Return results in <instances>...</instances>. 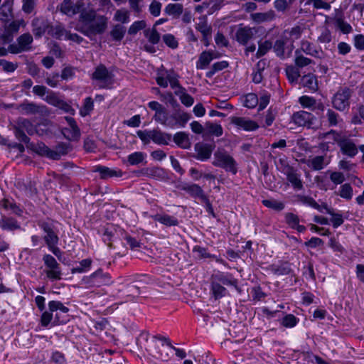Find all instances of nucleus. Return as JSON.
Masks as SVG:
<instances>
[{"label":"nucleus","mask_w":364,"mask_h":364,"mask_svg":"<svg viewBox=\"0 0 364 364\" xmlns=\"http://www.w3.org/2000/svg\"><path fill=\"white\" fill-rule=\"evenodd\" d=\"M86 280V283L92 287H101L111 283L109 274L103 272L102 269L93 272Z\"/></svg>","instance_id":"obj_16"},{"label":"nucleus","mask_w":364,"mask_h":364,"mask_svg":"<svg viewBox=\"0 0 364 364\" xmlns=\"http://www.w3.org/2000/svg\"><path fill=\"white\" fill-rule=\"evenodd\" d=\"M213 164L215 166L220 167L235 175L237 172V164L234 158L226 151H218L214 154V161Z\"/></svg>","instance_id":"obj_4"},{"label":"nucleus","mask_w":364,"mask_h":364,"mask_svg":"<svg viewBox=\"0 0 364 364\" xmlns=\"http://www.w3.org/2000/svg\"><path fill=\"white\" fill-rule=\"evenodd\" d=\"M146 154L141 151H135L128 156L127 161L132 166L142 163L146 159Z\"/></svg>","instance_id":"obj_54"},{"label":"nucleus","mask_w":364,"mask_h":364,"mask_svg":"<svg viewBox=\"0 0 364 364\" xmlns=\"http://www.w3.org/2000/svg\"><path fill=\"white\" fill-rule=\"evenodd\" d=\"M262 203L264 206L276 211H281L285 207V205L283 202L278 201L274 199H264L262 200Z\"/></svg>","instance_id":"obj_53"},{"label":"nucleus","mask_w":364,"mask_h":364,"mask_svg":"<svg viewBox=\"0 0 364 364\" xmlns=\"http://www.w3.org/2000/svg\"><path fill=\"white\" fill-rule=\"evenodd\" d=\"M20 109L23 114H41L43 115L46 113V107L39 105L33 102H24L20 105Z\"/></svg>","instance_id":"obj_23"},{"label":"nucleus","mask_w":364,"mask_h":364,"mask_svg":"<svg viewBox=\"0 0 364 364\" xmlns=\"http://www.w3.org/2000/svg\"><path fill=\"white\" fill-rule=\"evenodd\" d=\"M301 50L306 54L313 57H318L319 51L316 48L313 43L308 41L301 42Z\"/></svg>","instance_id":"obj_49"},{"label":"nucleus","mask_w":364,"mask_h":364,"mask_svg":"<svg viewBox=\"0 0 364 364\" xmlns=\"http://www.w3.org/2000/svg\"><path fill=\"white\" fill-rule=\"evenodd\" d=\"M171 140V136L160 130H152V141L159 145H167Z\"/></svg>","instance_id":"obj_39"},{"label":"nucleus","mask_w":364,"mask_h":364,"mask_svg":"<svg viewBox=\"0 0 364 364\" xmlns=\"http://www.w3.org/2000/svg\"><path fill=\"white\" fill-rule=\"evenodd\" d=\"M95 172H98L102 179H107L113 177H122L123 172L119 168H110L104 166H97L94 169Z\"/></svg>","instance_id":"obj_26"},{"label":"nucleus","mask_w":364,"mask_h":364,"mask_svg":"<svg viewBox=\"0 0 364 364\" xmlns=\"http://www.w3.org/2000/svg\"><path fill=\"white\" fill-rule=\"evenodd\" d=\"M277 169L286 176L288 183L296 191L304 189V182L299 171L289 165L286 159H279Z\"/></svg>","instance_id":"obj_2"},{"label":"nucleus","mask_w":364,"mask_h":364,"mask_svg":"<svg viewBox=\"0 0 364 364\" xmlns=\"http://www.w3.org/2000/svg\"><path fill=\"white\" fill-rule=\"evenodd\" d=\"M126 33V28L121 25H114L110 31V36L115 41H120L124 38Z\"/></svg>","instance_id":"obj_48"},{"label":"nucleus","mask_w":364,"mask_h":364,"mask_svg":"<svg viewBox=\"0 0 364 364\" xmlns=\"http://www.w3.org/2000/svg\"><path fill=\"white\" fill-rule=\"evenodd\" d=\"M180 188L193 198H198L202 200L206 199L203 190L196 183H184L180 186Z\"/></svg>","instance_id":"obj_25"},{"label":"nucleus","mask_w":364,"mask_h":364,"mask_svg":"<svg viewBox=\"0 0 364 364\" xmlns=\"http://www.w3.org/2000/svg\"><path fill=\"white\" fill-rule=\"evenodd\" d=\"M276 55L281 58L289 57L293 49V44L286 47V42L284 39H277L272 46Z\"/></svg>","instance_id":"obj_24"},{"label":"nucleus","mask_w":364,"mask_h":364,"mask_svg":"<svg viewBox=\"0 0 364 364\" xmlns=\"http://www.w3.org/2000/svg\"><path fill=\"white\" fill-rule=\"evenodd\" d=\"M26 133L31 136L35 134H38L39 135L43 134V133H40L37 129L36 126H35L29 119L19 118L14 126V134L20 142L28 144L31 139Z\"/></svg>","instance_id":"obj_3"},{"label":"nucleus","mask_w":364,"mask_h":364,"mask_svg":"<svg viewBox=\"0 0 364 364\" xmlns=\"http://www.w3.org/2000/svg\"><path fill=\"white\" fill-rule=\"evenodd\" d=\"M176 127H184L191 119V115L187 112H175Z\"/></svg>","instance_id":"obj_64"},{"label":"nucleus","mask_w":364,"mask_h":364,"mask_svg":"<svg viewBox=\"0 0 364 364\" xmlns=\"http://www.w3.org/2000/svg\"><path fill=\"white\" fill-rule=\"evenodd\" d=\"M299 102L304 108H307L311 111H321L323 112L325 107L321 102H317L316 100L308 95H303L299 98Z\"/></svg>","instance_id":"obj_22"},{"label":"nucleus","mask_w":364,"mask_h":364,"mask_svg":"<svg viewBox=\"0 0 364 364\" xmlns=\"http://www.w3.org/2000/svg\"><path fill=\"white\" fill-rule=\"evenodd\" d=\"M164 11L167 15L178 18L182 14L183 6L181 4L179 3L168 4L165 7Z\"/></svg>","instance_id":"obj_44"},{"label":"nucleus","mask_w":364,"mask_h":364,"mask_svg":"<svg viewBox=\"0 0 364 364\" xmlns=\"http://www.w3.org/2000/svg\"><path fill=\"white\" fill-rule=\"evenodd\" d=\"M127 281H129L130 283H136L137 285L144 287L145 285L149 284L151 282V278L148 274H134L130 276Z\"/></svg>","instance_id":"obj_45"},{"label":"nucleus","mask_w":364,"mask_h":364,"mask_svg":"<svg viewBox=\"0 0 364 364\" xmlns=\"http://www.w3.org/2000/svg\"><path fill=\"white\" fill-rule=\"evenodd\" d=\"M295 198L296 202L311 207L320 212L322 211L321 206L311 196L297 194L295 196Z\"/></svg>","instance_id":"obj_33"},{"label":"nucleus","mask_w":364,"mask_h":364,"mask_svg":"<svg viewBox=\"0 0 364 364\" xmlns=\"http://www.w3.org/2000/svg\"><path fill=\"white\" fill-rule=\"evenodd\" d=\"M33 41V36L29 33L19 36L16 43L9 44L10 53L18 54L30 50Z\"/></svg>","instance_id":"obj_9"},{"label":"nucleus","mask_w":364,"mask_h":364,"mask_svg":"<svg viewBox=\"0 0 364 364\" xmlns=\"http://www.w3.org/2000/svg\"><path fill=\"white\" fill-rule=\"evenodd\" d=\"M113 77L114 75L112 73L109 71L103 64H100L97 66L91 76V78L93 80L99 81L104 84L101 86L102 88H105L108 85L112 84L113 82Z\"/></svg>","instance_id":"obj_13"},{"label":"nucleus","mask_w":364,"mask_h":364,"mask_svg":"<svg viewBox=\"0 0 364 364\" xmlns=\"http://www.w3.org/2000/svg\"><path fill=\"white\" fill-rule=\"evenodd\" d=\"M214 58L215 57L213 55V51H203L200 54L198 60L196 62V68L198 70H203L206 68Z\"/></svg>","instance_id":"obj_31"},{"label":"nucleus","mask_w":364,"mask_h":364,"mask_svg":"<svg viewBox=\"0 0 364 364\" xmlns=\"http://www.w3.org/2000/svg\"><path fill=\"white\" fill-rule=\"evenodd\" d=\"M38 225L44 232L43 240L47 246L59 242L58 230L53 223L39 221Z\"/></svg>","instance_id":"obj_10"},{"label":"nucleus","mask_w":364,"mask_h":364,"mask_svg":"<svg viewBox=\"0 0 364 364\" xmlns=\"http://www.w3.org/2000/svg\"><path fill=\"white\" fill-rule=\"evenodd\" d=\"M196 29L200 32L202 36L211 35L212 28L205 18L199 19V22L196 25Z\"/></svg>","instance_id":"obj_57"},{"label":"nucleus","mask_w":364,"mask_h":364,"mask_svg":"<svg viewBox=\"0 0 364 364\" xmlns=\"http://www.w3.org/2000/svg\"><path fill=\"white\" fill-rule=\"evenodd\" d=\"M230 123L233 124L237 129L246 132H252L257 130L259 126L254 120L245 117H231L230 118Z\"/></svg>","instance_id":"obj_15"},{"label":"nucleus","mask_w":364,"mask_h":364,"mask_svg":"<svg viewBox=\"0 0 364 364\" xmlns=\"http://www.w3.org/2000/svg\"><path fill=\"white\" fill-rule=\"evenodd\" d=\"M338 146L342 154L349 158H354L359 150V146L356 145L355 141L346 136H343L341 141H339Z\"/></svg>","instance_id":"obj_17"},{"label":"nucleus","mask_w":364,"mask_h":364,"mask_svg":"<svg viewBox=\"0 0 364 364\" xmlns=\"http://www.w3.org/2000/svg\"><path fill=\"white\" fill-rule=\"evenodd\" d=\"M259 102V98L255 93H248L245 96L243 105L247 108H255Z\"/></svg>","instance_id":"obj_60"},{"label":"nucleus","mask_w":364,"mask_h":364,"mask_svg":"<svg viewBox=\"0 0 364 364\" xmlns=\"http://www.w3.org/2000/svg\"><path fill=\"white\" fill-rule=\"evenodd\" d=\"M151 218L154 221L159 222L167 227L177 226L179 224L176 217L165 213H157L154 215H151Z\"/></svg>","instance_id":"obj_27"},{"label":"nucleus","mask_w":364,"mask_h":364,"mask_svg":"<svg viewBox=\"0 0 364 364\" xmlns=\"http://www.w3.org/2000/svg\"><path fill=\"white\" fill-rule=\"evenodd\" d=\"M312 60L304 57L301 54V50L297 49L295 51V66L298 68L306 67L312 63Z\"/></svg>","instance_id":"obj_51"},{"label":"nucleus","mask_w":364,"mask_h":364,"mask_svg":"<svg viewBox=\"0 0 364 364\" xmlns=\"http://www.w3.org/2000/svg\"><path fill=\"white\" fill-rule=\"evenodd\" d=\"M267 270L277 276L288 275L292 272L290 263L282 260L269 264Z\"/></svg>","instance_id":"obj_20"},{"label":"nucleus","mask_w":364,"mask_h":364,"mask_svg":"<svg viewBox=\"0 0 364 364\" xmlns=\"http://www.w3.org/2000/svg\"><path fill=\"white\" fill-rule=\"evenodd\" d=\"M292 122L299 127L313 128L316 120V117L311 112L304 110L294 112L291 116Z\"/></svg>","instance_id":"obj_14"},{"label":"nucleus","mask_w":364,"mask_h":364,"mask_svg":"<svg viewBox=\"0 0 364 364\" xmlns=\"http://www.w3.org/2000/svg\"><path fill=\"white\" fill-rule=\"evenodd\" d=\"M275 18L274 11L269 10L267 12L253 13L250 14V18L257 23L271 21Z\"/></svg>","instance_id":"obj_32"},{"label":"nucleus","mask_w":364,"mask_h":364,"mask_svg":"<svg viewBox=\"0 0 364 364\" xmlns=\"http://www.w3.org/2000/svg\"><path fill=\"white\" fill-rule=\"evenodd\" d=\"M285 71L288 80L291 82L297 81L300 77V72L296 66H287Z\"/></svg>","instance_id":"obj_58"},{"label":"nucleus","mask_w":364,"mask_h":364,"mask_svg":"<svg viewBox=\"0 0 364 364\" xmlns=\"http://www.w3.org/2000/svg\"><path fill=\"white\" fill-rule=\"evenodd\" d=\"M84 4L80 1L75 3L71 0H63L60 5V11L68 16H73L78 13H81Z\"/></svg>","instance_id":"obj_18"},{"label":"nucleus","mask_w":364,"mask_h":364,"mask_svg":"<svg viewBox=\"0 0 364 364\" xmlns=\"http://www.w3.org/2000/svg\"><path fill=\"white\" fill-rule=\"evenodd\" d=\"M301 82L304 87L308 88L311 92H316L318 88L317 77L313 74L304 75Z\"/></svg>","instance_id":"obj_35"},{"label":"nucleus","mask_w":364,"mask_h":364,"mask_svg":"<svg viewBox=\"0 0 364 364\" xmlns=\"http://www.w3.org/2000/svg\"><path fill=\"white\" fill-rule=\"evenodd\" d=\"M266 65V63L264 60H259L257 65L256 68L252 73V82L259 84L262 81L263 75H262V70L264 68V66Z\"/></svg>","instance_id":"obj_46"},{"label":"nucleus","mask_w":364,"mask_h":364,"mask_svg":"<svg viewBox=\"0 0 364 364\" xmlns=\"http://www.w3.org/2000/svg\"><path fill=\"white\" fill-rule=\"evenodd\" d=\"M257 33V30L255 27L244 26L241 23L235 31V39L239 44L246 46Z\"/></svg>","instance_id":"obj_12"},{"label":"nucleus","mask_w":364,"mask_h":364,"mask_svg":"<svg viewBox=\"0 0 364 364\" xmlns=\"http://www.w3.org/2000/svg\"><path fill=\"white\" fill-rule=\"evenodd\" d=\"M107 26V18L97 15L95 11L91 9L80 13L75 30L92 39L94 36L103 33Z\"/></svg>","instance_id":"obj_1"},{"label":"nucleus","mask_w":364,"mask_h":364,"mask_svg":"<svg viewBox=\"0 0 364 364\" xmlns=\"http://www.w3.org/2000/svg\"><path fill=\"white\" fill-rule=\"evenodd\" d=\"M174 73L173 69L167 70L164 65H161L156 72V82L157 85L163 88L167 87Z\"/></svg>","instance_id":"obj_21"},{"label":"nucleus","mask_w":364,"mask_h":364,"mask_svg":"<svg viewBox=\"0 0 364 364\" xmlns=\"http://www.w3.org/2000/svg\"><path fill=\"white\" fill-rule=\"evenodd\" d=\"M210 280L228 287H232L238 290V279L232 274L228 272L215 271L211 275Z\"/></svg>","instance_id":"obj_11"},{"label":"nucleus","mask_w":364,"mask_h":364,"mask_svg":"<svg viewBox=\"0 0 364 364\" xmlns=\"http://www.w3.org/2000/svg\"><path fill=\"white\" fill-rule=\"evenodd\" d=\"M326 213L328 215H331V218L329 220V222L334 228H338L343 223L344 220H343L342 214L338 213H334L332 209H329L327 208H326Z\"/></svg>","instance_id":"obj_52"},{"label":"nucleus","mask_w":364,"mask_h":364,"mask_svg":"<svg viewBox=\"0 0 364 364\" xmlns=\"http://www.w3.org/2000/svg\"><path fill=\"white\" fill-rule=\"evenodd\" d=\"M324 118L330 127L340 126L343 122L341 116L332 109H327Z\"/></svg>","instance_id":"obj_34"},{"label":"nucleus","mask_w":364,"mask_h":364,"mask_svg":"<svg viewBox=\"0 0 364 364\" xmlns=\"http://www.w3.org/2000/svg\"><path fill=\"white\" fill-rule=\"evenodd\" d=\"M335 25L343 33L348 34L352 32V26L346 21H344L343 18L340 16L335 19Z\"/></svg>","instance_id":"obj_55"},{"label":"nucleus","mask_w":364,"mask_h":364,"mask_svg":"<svg viewBox=\"0 0 364 364\" xmlns=\"http://www.w3.org/2000/svg\"><path fill=\"white\" fill-rule=\"evenodd\" d=\"M175 94L179 97L181 103L186 107H191L194 103L193 97L186 92V90L182 92L175 91Z\"/></svg>","instance_id":"obj_59"},{"label":"nucleus","mask_w":364,"mask_h":364,"mask_svg":"<svg viewBox=\"0 0 364 364\" xmlns=\"http://www.w3.org/2000/svg\"><path fill=\"white\" fill-rule=\"evenodd\" d=\"M43 261L46 267L45 270L46 277L51 281L60 280L62 278V270L60 264L55 257L49 254H46L43 257Z\"/></svg>","instance_id":"obj_6"},{"label":"nucleus","mask_w":364,"mask_h":364,"mask_svg":"<svg viewBox=\"0 0 364 364\" xmlns=\"http://www.w3.org/2000/svg\"><path fill=\"white\" fill-rule=\"evenodd\" d=\"M23 24V20L13 21L9 23L4 24L0 28V43H10L13 41L14 35L18 32L20 26Z\"/></svg>","instance_id":"obj_7"},{"label":"nucleus","mask_w":364,"mask_h":364,"mask_svg":"<svg viewBox=\"0 0 364 364\" xmlns=\"http://www.w3.org/2000/svg\"><path fill=\"white\" fill-rule=\"evenodd\" d=\"M174 142L182 149H188L191 147V141L188 135L185 132H178L173 136Z\"/></svg>","instance_id":"obj_42"},{"label":"nucleus","mask_w":364,"mask_h":364,"mask_svg":"<svg viewBox=\"0 0 364 364\" xmlns=\"http://www.w3.org/2000/svg\"><path fill=\"white\" fill-rule=\"evenodd\" d=\"M14 1L4 0L0 6V20L6 21L12 16Z\"/></svg>","instance_id":"obj_38"},{"label":"nucleus","mask_w":364,"mask_h":364,"mask_svg":"<svg viewBox=\"0 0 364 364\" xmlns=\"http://www.w3.org/2000/svg\"><path fill=\"white\" fill-rule=\"evenodd\" d=\"M31 150L41 156H44L51 159L55 158L51 155L52 149L46 146L43 142H38L31 145Z\"/></svg>","instance_id":"obj_30"},{"label":"nucleus","mask_w":364,"mask_h":364,"mask_svg":"<svg viewBox=\"0 0 364 364\" xmlns=\"http://www.w3.org/2000/svg\"><path fill=\"white\" fill-rule=\"evenodd\" d=\"M144 36L152 44H157L160 41V35L155 28L144 31Z\"/></svg>","instance_id":"obj_63"},{"label":"nucleus","mask_w":364,"mask_h":364,"mask_svg":"<svg viewBox=\"0 0 364 364\" xmlns=\"http://www.w3.org/2000/svg\"><path fill=\"white\" fill-rule=\"evenodd\" d=\"M69 127H65L62 129V134L68 140H77L80 136V129L74 118L71 117H65Z\"/></svg>","instance_id":"obj_19"},{"label":"nucleus","mask_w":364,"mask_h":364,"mask_svg":"<svg viewBox=\"0 0 364 364\" xmlns=\"http://www.w3.org/2000/svg\"><path fill=\"white\" fill-rule=\"evenodd\" d=\"M94 108V102L90 97H87L84 100L83 105L80 109V114L82 117L89 115Z\"/></svg>","instance_id":"obj_56"},{"label":"nucleus","mask_w":364,"mask_h":364,"mask_svg":"<svg viewBox=\"0 0 364 364\" xmlns=\"http://www.w3.org/2000/svg\"><path fill=\"white\" fill-rule=\"evenodd\" d=\"M0 228L6 231H15L21 229V225L13 217L1 216L0 219Z\"/></svg>","instance_id":"obj_28"},{"label":"nucleus","mask_w":364,"mask_h":364,"mask_svg":"<svg viewBox=\"0 0 364 364\" xmlns=\"http://www.w3.org/2000/svg\"><path fill=\"white\" fill-rule=\"evenodd\" d=\"M1 205L4 209L9 210L11 213L18 216H21L23 213L21 207L18 205L14 200L4 198L1 201Z\"/></svg>","instance_id":"obj_36"},{"label":"nucleus","mask_w":364,"mask_h":364,"mask_svg":"<svg viewBox=\"0 0 364 364\" xmlns=\"http://www.w3.org/2000/svg\"><path fill=\"white\" fill-rule=\"evenodd\" d=\"M92 263V261L90 258L84 259L80 262L78 266L71 269V272L73 274L86 272L90 269Z\"/></svg>","instance_id":"obj_50"},{"label":"nucleus","mask_w":364,"mask_h":364,"mask_svg":"<svg viewBox=\"0 0 364 364\" xmlns=\"http://www.w3.org/2000/svg\"><path fill=\"white\" fill-rule=\"evenodd\" d=\"M353 111L351 123L355 125L362 124L364 122V105H358L356 108H353Z\"/></svg>","instance_id":"obj_43"},{"label":"nucleus","mask_w":364,"mask_h":364,"mask_svg":"<svg viewBox=\"0 0 364 364\" xmlns=\"http://www.w3.org/2000/svg\"><path fill=\"white\" fill-rule=\"evenodd\" d=\"M114 20L122 23H127L130 21L129 13L125 9H118L114 14Z\"/></svg>","instance_id":"obj_62"},{"label":"nucleus","mask_w":364,"mask_h":364,"mask_svg":"<svg viewBox=\"0 0 364 364\" xmlns=\"http://www.w3.org/2000/svg\"><path fill=\"white\" fill-rule=\"evenodd\" d=\"M326 164V159L323 156H316L308 159L306 161V165L315 171L323 169Z\"/></svg>","instance_id":"obj_40"},{"label":"nucleus","mask_w":364,"mask_h":364,"mask_svg":"<svg viewBox=\"0 0 364 364\" xmlns=\"http://www.w3.org/2000/svg\"><path fill=\"white\" fill-rule=\"evenodd\" d=\"M342 138L341 133L333 129L320 133L318 139L321 140V142L319 144V148L323 151H330L336 144L339 146V141H341Z\"/></svg>","instance_id":"obj_8"},{"label":"nucleus","mask_w":364,"mask_h":364,"mask_svg":"<svg viewBox=\"0 0 364 364\" xmlns=\"http://www.w3.org/2000/svg\"><path fill=\"white\" fill-rule=\"evenodd\" d=\"M299 322V318L294 314H285L280 320L279 323L282 326L287 328H291L295 327Z\"/></svg>","instance_id":"obj_41"},{"label":"nucleus","mask_w":364,"mask_h":364,"mask_svg":"<svg viewBox=\"0 0 364 364\" xmlns=\"http://www.w3.org/2000/svg\"><path fill=\"white\" fill-rule=\"evenodd\" d=\"M69 151V146L65 143L58 144L55 149H52L51 155L55 158H51L53 160H58L62 156L66 155Z\"/></svg>","instance_id":"obj_47"},{"label":"nucleus","mask_w":364,"mask_h":364,"mask_svg":"<svg viewBox=\"0 0 364 364\" xmlns=\"http://www.w3.org/2000/svg\"><path fill=\"white\" fill-rule=\"evenodd\" d=\"M210 291L215 300L220 299L228 294L227 289L223 285L210 280Z\"/></svg>","instance_id":"obj_37"},{"label":"nucleus","mask_w":364,"mask_h":364,"mask_svg":"<svg viewBox=\"0 0 364 364\" xmlns=\"http://www.w3.org/2000/svg\"><path fill=\"white\" fill-rule=\"evenodd\" d=\"M196 155L195 158L198 160L205 161L211 156L212 150L210 147L205 144L197 143L194 147Z\"/></svg>","instance_id":"obj_29"},{"label":"nucleus","mask_w":364,"mask_h":364,"mask_svg":"<svg viewBox=\"0 0 364 364\" xmlns=\"http://www.w3.org/2000/svg\"><path fill=\"white\" fill-rule=\"evenodd\" d=\"M193 252L197 254L199 259L215 258V255L209 253L206 247L200 245H195L193 248Z\"/></svg>","instance_id":"obj_61"},{"label":"nucleus","mask_w":364,"mask_h":364,"mask_svg":"<svg viewBox=\"0 0 364 364\" xmlns=\"http://www.w3.org/2000/svg\"><path fill=\"white\" fill-rule=\"evenodd\" d=\"M353 90L348 87H341L332 97V105L336 109L343 112L350 107V99Z\"/></svg>","instance_id":"obj_5"}]
</instances>
